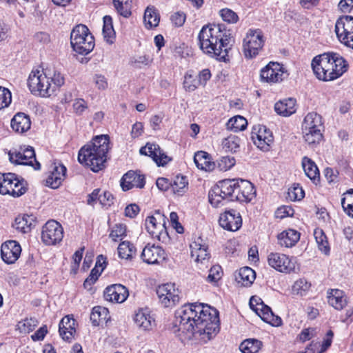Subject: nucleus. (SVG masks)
<instances>
[{
	"label": "nucleus",
	"mask_w": 353,
	"mask_h": 353,
	"mask_svg": "<svg viewBox=\"0 0 353 353\" xmlns=\"http://www.w3.org/2000/svg\"><path fill=\"white\" fill-rule=\"evenodd\" d=\"M174 327L184 340L194 338L207 343L219 331V312L203 303L184 305L175 313Z\"/></svg>",
	"instance_id": "obj_1"
},
{
	"label": "nucleus",
	"mask_w": 353,
	"mask_h": 353,
	"mask_svg": "<svg viewBox=\"0 0 353 353\" xmlns=\"http://www.w3.org/2000/svg\"><path fill=\"white\" fill-rule=\"evenodd\" d=\"M198 39L200 48L205 54L219 61H229L228 53L234 41L230 30L224 25L204 26Z\"/></svg>",
	"instance_id": "obj_2"
},
{
	"label": "nucleus",
	"mask_w": 353,
	"mask_h": 353,
	"mask_svg": "<svg viewBox=\"0 0 353 353\" xmlns=\"http://www.w3.org/2000/svg\"><path fill=\"white\" fill-rule=\"evenodd\" d=\"M109 149L108 136H97L80 149L78 161L94 172H97L105 168Z\"/></svg>",
	"instance_id": "obj_3"
},
{
	"label": "nucleus",
	"mask_w": 353,
	"mask_h": 353,
	"mask_svg": "<svg viewBox=\"0 0 353 353\" xmlns=\"http://www.w3.org/2000/svg\"><path fill=\"white\" fill-rule=\"evenodd\" d=\"M64 83L62 74L53 68L33 70L30 72L28 85L30 92L35 95L48 97Z\"/></svg>",
	"instance_id": "obj_4"
},
{
	"label": "nucleus",
	"mask_w": 353,
	"mask_h": 353,
	"mask_svg": "<svg viewBox=\"0 0 353 353\" xmlns=\"http://www.w3.org/2000/svg\"><path fill=\"white\" fill-rule=\"evenodd\" d=\"M311 65L316 77L324 81L339 78L348 67L346 61L336 53H323L316 56Z\"/></svg>",
	"instance_id": "obj_5"
},
{
	"label": "nucleus",
	"mask_w": 353,
	"mask_h": 353,
	"mask_svg": "<svg viewBox=\"0 0 353 353\" xmlns=\"http://www.w3.org/2000/svg\"><path fill=\"white\" fill-rule=\"evenodd\" d=\"M323 125L321 116L316 112H310L304 118L302 132L305 141L310 145L320 143L323 139Z\"/></svg>",
	"instance_id": "obj_6"
},
{
	"label": "nucleus",
	"mask_w": 353,
	"mask_h": 353,
	"mask_svg": "<svg viewBox=\"0 0 353 353\" xmlns=\"http://www.w3.org/2000/svg\"><path fill=\"white\" fill-rule=\"evenodd\" d=\"M72 49L80 54H89L94 47V39L86 26H76L70 34Z\"/></svg>",
	"instance_id": "obj_7"
},
{
	"label": "nucleus",
	"mask_w": 353,
	"mask_h": 353,
	"mask_svg": "<svg viewBox=\"0 0 353 353\" xmlns=\"http://www.w3.org/2000/svg\"><path fill=\"white\" fill-rule=\"evenodd\" d=\"M265 37L260 29H250L243 41V52L247 59L256 57L263 50Z\"/></svg>",
	"instance_id": "obj_8"
},
{
	"label": "nucleus",
	"mask_w": 353,
	"mask_h": 353,
	"mask_svg": "<svg viewBox=\"0 0 353 353\" xmlns=\"http://www.w3.org/2000/svg\"><path fill=\"white\" fill-rule=\"evenodd\" d=\"M26 192L23 181L14 173H0V194L20 196Z\"/></svg>",
	"instance_id": "obj_9"
},
{
	"label": "nucleus",
	"mask_w": 353,
	"mask_h": 353,
	"mask_svg": "<svg viewBox=\"0 0 353 353\" xmlns=\"http://www.w3.org/2000/svg\"><path fill=\"white\" fill-rule=\"evenodd\" d=\"M334 31L341 43L353 49V17L343 15L338 18Z\"/></svg>",
	"instance_id": "obj_10"
},
{
	"label": "nucleus",
	"mask_w": 353,
	"mask_h": 353,
	"mask_svg": "<svg viewBox=\"0 0 353 353\" xmlns=\"http://www.w3.org/2000/svg\"><path fill=\"white\" fill-rule=\"evenodd\" d=\"M250 306L263 321L274 326H279L281 324V319L275 316L271 308L265 305L261 298L252 296L250 299Z\"/></svg>",
	"instance_id": "obj_11"
},
{
	"label": "nucleus",
	"mask_w": 353,
	"mask_h": 353,
	"mask_svg": "<svg viewBox=\"0 0 353 353\" xmlns=\"http://www.w3.org/2000/svg\"><path fill=\"white\" fill-rule=\"evenodd\" d=\"M63 237L62 225L55 220L47 221L42 227L41 240L47 245L59 243Z\"/></svg>",
	"instance_id": "obj_12"
},
{
	"label": "nucleus",
	"mask_w": 353,
	"mask_h": 353,
	"mask_svg": "<svg viewBox=\"0 0 353 353\" xmlns=\"http://www.w3.org/2000/svg\"><path fill=\"white\" fill-rule=\"evenodd\" d=\"M287 76L285 68L277 62H270L260 72L261 81L269 83L281 82Z\"/></svg>",
	"instance_id": "obj_13"
},
{
	"label": "nucleus",
	"mask_w": 353,
	"mask_h": 353,
	"mask_svg": "<svg viewBox=\"0 0 353 353\" xmlns=\"http://www.w3.org/2000/svg\"><path fill=\"white\" fill-rule=\"evenodd\" d=\"M191 257L194 259L199 269L207 268L210 265V254L208 250V245L203 240L199 237L190 245Z\"/></svg>",
	"instance_id": "obj_14"
},
{
	"label": "nucleus",
	"mask_w": 353,
	"mask_h": 353,
	"mask_svg": "<svg viewBox=\"0 0 353 353\" xmlns=\"http://www.w3.org/2000/svg\"><path fill=\"white\" fill-rule=\"evenodd\" d=\"M10 162L15 164L32 165L34 170L40 169V163L37 161L35 152L32 147H28L24 150H13L8 152Z\"/></svg>",
	"instance_id": "obj_15"
},
{
	"label": "nucleus",
	"mask_w": 353,
	"mask_h": 353,
	"mask_svg": "<svg viewBox=\"0 0 353 353\" xmlns=\"http://www.w3.org/2000/svg\"><path fill=\"white\" fill-rule=\"evenodd\" d=\"M159 301L164 307H172L179 303V291L174 283H168L159 285L157 289Z\"/></svg>",
	"instance_id": "obj_16"
},
{
	"label": "nucleus",
	"mask_w": 353,
	"mask_h": 353,
	"mask_svg": "<svg viewBox=\"0 0 353 353\" xmlns=\"http://www.w3.org/2000/svg\"><path fill=\"white\" fill-rule=\"evenodd\" d=\"M157 215L158 217L150 216L146 218L145 228L152 237L157 238L159 241L162 238L163 241L168 237L164 218L159 212Z\"/></svg>",
	"instance_id": "obj_17"
},
{
	"label": "nucleus",
	"mask_w": 353,
	"mask_h": 353,
	"mask_svg": "<svg viewBox=\"0 0 353 353\" xmlns=\"http://www.w3.org/2000/svg\"><path fill=\"white\" fill-rule=\"evenodd\" d=\"M219 222L223 229L235 232L241 227L242 218L237 210L230 209L220 214Z\"/></svg>",
	"instance_id": "obj_18"
},
{
	"label": "nucleus",
	"mask_w": 353,
	"mask_h": 353,
	"mask_svg": "<svg viewBox=\"0 0 353 353\" xmlns=\"http://www.w3.org/2000/svg\"><path fill=\"white\" fill-rule=\"evenodd\" d=\"M251 139L254 145L263 150H268L273 141L272 132L265 125H257L253 128Z\"/></svg>",
	"instance_id": "obj_19"
},
{
	"label": "nucleus",
	"mask_w": 353,
	"mask_h": 353,
	"mask_svg": "<svg viewBox=\"0 0 353 353\" xmlns=\"http://www.w3.org/2000/svg\"><path fill=\"white\" fill-rule=\"evenodd\" d=\"M268 264L281 272H290L294 269V264L288 256L281 253H270L268 256Z\"/></svg>",
	"instance_id": "obj_20"
},
{
	"label": "nucleus",
	"mask_w": 353,
	"mask_h": 353,
	"mask_svg": "<svg viewBox=\"0 0 353 353\" xmlns=\"http://www.w3.org/2000/svg\"><path fill=\"white\" fill-rule=\"evenodd\" d=\"M21 252V246L16 241H8L1 245V259L7 264L15 263L20 256Z\"/></svg>",
	"instance_id": "obj_21"
},
{
	"label": "nucleus",
	"mask_w": 353,
	"mask_h": 353,
	"mask_svg": "<svg viewBox=\"0 0 353 353\" xmlns=\"http://www.w3.org/2000/svg\"><path fill=\"white\" fill-rule=\"evenodd\" d=\"M140 153L151 157L158 166H163L171 160V159L161 150L159 145L155 143H148L144 147L140 149Z\"/></svg>",
	"instance_id": "obj_22"
},
{
	"label": "nucleus",
	"mask_w": 353,
	"mask_h": 353,
	"mask_svg": "<svg viewBox=\"0 0 353 353\" xmlns=\"http://www.w3.org/2000/svg\"><path fill=\"white\" fill-rule=\"evenodd\" d=\"M165 252L162 248L154 245H147L143 250L141 257L148 264H158L165 259Z\"/></svg>",
	"instance_id": "obj_23"
},
{
	"label": "nucleus",
	"mask_w": 353,
	"mask_h": 353,
	"mask_svg": "<svg viewBox=\"0 0 353 353\" xmlns=\"http://www.w3.org/2000/svg\"><path fill=\"white\" fill-rule=\"evenodd\" d=\"M128 296V290L121 284H112L104 290V298L110 302L123 303Z\"/></svg>",
	"instance_id": "obj_24"
},
{
	"label": "nucleus",
	"mask_w": 353,
	"mask_h": 353,
	"mask_svg": "<svg viewBox=\"0 0 353 353\" xmlns=\"http://www.w3.org/2000/svg\"><path fill=\"white\" fill-rule=\"evenodd\" d=\"M256 196V190L252 183L247 180L238 179L235 200L248 203Z\"/></svg>",
	"instance_id": "obj_25"
},
{
	"label": "nucleus",
	"mask_w": 353,
	"mask_h": 353,
	"mask_svg": "<svg viewBox=\"0 0 353 353\" xmlns=\"http://www.w3.org/2000/svg\"><path fill=\"white\" fill-rule=\"evenodd\" d=\"M145 184L144 175L132 170L125 174L121 180V186L123 191H128L133 188H143Z\"/></svg>",
	"instance_id": "obj_26"
},
{
	"label": "nucleus",
	"mask_w": 353,
	"mask_h": 353,
	"mask_svg": "<svg viewBox=\"0 0 353 353\" xmlns=\"http://www.w3.org/2000/svg\"><path fill=\"white\" fill-rule=\"evenodd\" d=\"M134 321L136 326L143 331L150 330L154 325V319L148 308L139 309L134 314Z\"/></svg>",
	"instance_id": "obj_27"
},
{
	"label": "nucleus",
	"mask_w": 353,
	"mask_h": 353,
	"mask_svg": "<svg viewBox=\"0 0 353 353\" xmlns=\"http://www.w3.org/2000/svg\"><path fill=\"white\" fill-rule=\"evenodd\" d=\"M66 168L62 165L54 164L46 178V185L53 189L57 188L65 179Z\"/></svg>",
	"instance_id": "obj_28"
},
{
	"label": "nucleus",
	"mask_w": 353,
	"mask_h": 353,
	"mask_svg": "<svg viewBox=\"0 0 353 353\" xmlns=\"http://www.w3.org/2000/svg\"><path fill=\"white\" fill-rule=\"evenodd\" d=\"M74 325L75 320L69 316L61 319L59 325V332L63 340L69 343L72 341L76 332Z\"/></svg>",
	"instance_id": "obj_29"
},
{
	"label": "nucleus",
	"mask_w": 353,
	"mask_h": 353,
	"mask_svg": "<svg viewBox=\"0 0 353 353\" xmlns=\"http://www.w3.org/2000/svg\"><path fill=\"white\" fill-rule=\"evenodd\" d=\"M30 126L29 116L23 112L16 114L11 120V127L17 133L23 134L27 132Z\"/></svg>",
	"instance_id": "obj_30"
},
{
	"label": "nucleus",
	"mask_w": 353,
	"mask_h": 353,
	"mask_svg": "<svg viewBox=\"0 0 353 353\" xmlns=\"http://www.w3.org/2000/svg\"><path fill=\"white\" fill-rule=\"evenodd\" d=\"M237 184L238 179H225L219 181L216 186L219 188L221 194H223V196H225L228 201H234L235 200Z\"/></svg>",
	"instance_id": "obj_31"
},
{
	"label": "nucleus",
	"mask_w": 353,
	"mask_h": 353,
	"mask_svg": "<svg viewBox=\"0 0 353 353\" xmlns=\"http://www.w3.org/2000/svg\"><path fill=\"white\" fill-rule=\"evenodd\" d=\"M328 303L336 310H341L347 305V297L343 291L331 289L327 291Z\"/></svg>",
	"instance_id": "obj_32"
},
{
	"label": "nucleus",
	"mask_w": 353,
	"mask_h": 353,
	"mask_svg": "<svg viewBox=\"0 0 353 353\" xmlns=\"http://www.w3.org/2000/svg\"><path fill=\"white\" fill-rule=\"evenodd\" d=\"M299 239L300 233L292 229L285 230L277 236L279 245L285 248L294 246L299 241Z\"/></svg>",
	"instance_id": "obj_33"
},
{
	"label": "nucleus",
	"mask_w": 353,
	"mask_h": 353,
	"mask_svg": "<svg viewBox=\"0 0 353 353\" xmlns=\"http://www.w3.org/2000/svg\"><path fill=\"white\" fill-rule=\"evenodd\" d=\"M295 105L296 100L293 98H288L276 103L274 110L278 114L288 117L296 112Z\"/></svg>",
	"instance_id": "obj_34"
},
{
	"label": "nucleus",
	"mask_w": 353,
	"mask_h": 353,
	"mask_svg": "<svg viewBox=\"0 0 353 353\" xmlns=\"http://www.w3.org/2000/svg\"><path fill=\"white\" fill-rule=\"evenodd\" d=\"M110 319L109 311L101 306L94 307L90 314V320L94 326L106 323Z\"/></svg>",
	"instance_id": "obj_35"
},
{
	"label": "nucleus",
	"mask_w": 353,
	"mask_h": 353,
	"mask_svg": "<svg viewBox=\"0 0 353 353\" xmlns=\"http://www.w3.org/2000/svg\"><path fill=\"white\" fill-rule=\"evenodd\" d=\"M302 167L305 175L314 183L319 181L320 173L317 165L311 159L304 157L302 159Z\"/></svg>",
	"instance_id": "obj_36"
},
{
	"label": "nucleus",
	"mask_w": 353,
	"mask_h": 353,
	"mask_svg": "<svg viewBox=\"0 0 353 353\" xmlns=\"http://www.w3.org/2000/svg\"><path fill=\"white\" fill-rule=\"evenodd\" d=\"M194 162L199 169L205 171L212 170L214 167V163L211 161L209 154L204 151H198L195 153Z\"/></svg>",
	"instance_id": "obj_37"
},
{
	"label": "nucleus",
	"mask_w": 353,
	"mask_h": 353,
	"mask_svg": "<svg viewBox=\"0 0 353 353\" xmlns=\"http://www.w3.org/2000/svg\"><path fill=\"white\" fill-rule=\"evenodd\" d=\"M119 256L121 259L131 261L136 255V248L134 245L128 241L121 242L117 248Z\"/></svg>",
	"instance_id": "obj_38"
},
{
	"label": "nucleus",
	"mask_w": 353,
	"mask_h": 353,
	"mask_svg": "<svg viewBox=\"0 0 353 353\" xmlns=\"http://www.w3.org/2000/svg\"><path fill=\"white\" fill-rule=\"evenodd\" d=\"M143 20L146 28L157 27L159 23V15L154 7H148L145 10Z\"/></svg>",
	"instance_id": "obj_39"
},
{
	"label": "nucleus",
	"mask_w": 353,
	"mask_h": 353,
	"mask_svg": "<svg viewBox=\"0 0 353 353\" xmlns=\"http://www.w3.org/2000/svg\"><path fill=\"white\" fill-rule=\"evenodd\" d=\"M256 277L255 272L249 267H243L239 270L238 282L244 286H250Z\"/></svg>",
	"instance_id": "obj_40"
},
{
	"label": "nucleus",
	"mask_w": 353,
	"mask_h": 353,
	"mask_svg": "<svg viewBox=\"0 0 353 353\" xmlns=\"http://www.w3.org/2000/svg\"><path fill=\"white\" fill-rule=\"evenodd\" d=\"M32 221L33 219L30 216H19L15 219L13 227L22 233H26L30 230Z\"/></svg>",
	"instance_id": "obj_41"
},
{
	"label": "nucleus",
	"mask_w": 353,
	"mask_h": 353,
	"mask_svg": "<svg viewBox=\"0 0 353 353\" xmlns=\"http://www.w3.org/2000/svg\"><path fill=\"white\" fill-rule=\"evenodd\" d=\"M262 342L255 339H248L240 345V350L243 353H257L261 348Z\"/></svg>",
	"instance_id": "obj_42"
},
{
	"label": "nucleus",
	"mask_w": 353,
	"mask_h": 353,
	"mask_svg": "<svg viewBox=\"0 0 353 353\" xmlns=\"http://www.w3.org/2000/svg\"><path fill=\"white\" fill-rule=\"evenodd\" d=\"M209 201L214 208H219L224 205L225 201H228L223 194L219 190V188L214 186L208 194Z\"/></svg>",
	"instance_id": "obj_43"
},
{
	"label": "nucleus",
	"mask_w": 353,
	"mask_h": 353,
	"mask_svg": "<svg viewBox=\"0 0 353 353\" xmlns=\"http://www.w3.org/2000/svg\"><path fill=\"white\" fill-rule=\"evenodd\" d=\"M103 34L108 43H113L115 32L112 26V19L110 16H105L103 17Z\"/></svg>",
	"instance_id": "obj_44"
},
{
	"label": "nucleus",
	"mask_w": 353,
	"mask_h": 353,
	"mask_svg": "<svg viewBox=\"0 0 353 353\" xmlns=\"http://www.w3.org/2000/svg\"><path fill=\"white\" fill-rule=\"evenodd\" d=\"M113 4L120 15L125 18L131 15L132 0H113Z\"/></svg>",
	"instance_id": "obj_45"
},
{
	"label": "nucleus",
	"mask_w": 353,
	"mask_h": 353,
	"mask_svg": "<svg viewBox=\"0 0 353 353\" xmlns=\"http://www.w3.org/2000/svg\"><path fill=\"white\" fill-rule=\"evenodd\" d=\"M247 125V120L243 117L239 115L233 117L227 123L228 129L235 132L245 130Z\"/></svg>",
	"instance_id": "obj_46"
},
{
	"label": "nucleus",
	"mask_w": 353,
	"mask_h": 353,
	"mask_svg": "<svg viewBox=\"0 0 353 353\" xmlns=\"http://www.w3.org/2000/svg\"><path fill=\"white\" fill-rule=\"evenodd\" d=\"M314 236L319 250L325 254H328L330 247L328 245L327 236L323 231L321 229L317 228L314 232Z\"/></svg>",
	"instance_id": "obj_47"
},
{
	"label": "nucleus",
	"mask_w": 353,
	"mask_h": 353,
	"mask_svg": "<svg viewBox=\"0 0 353 353\" xmlns=\"http://www.w3.org/2000/svg\"><path fill=\"white\" fill-rule=\"evenodd\" d=\"M341 205L345 213L353 217V189L348 190L341 199Z\"/></svg>",
	"instance_id": "obj_48"
},
{
	"label": "nucleus",
	"mask_w": 353,
	"mask_h": 353,
	"mask_svg": "<svg viewBox=\"0 0 353 353\" xmlns=\"http://www.w3.org/2000/svg\"><path fill=\"white\" fill-rule=\"evenodd\" d=\"M188 184L186 177L177 176L173 183H171V188L174 194L181 195L188 189Z\"/></svg>",
	"instance_id": "obj_49"
},
{
	"label": "nucleus",
	"mask_w": 353,
	"mask_h": 353,
	"mask_svg": "<svg viewBox=\"0 0 353 353\" xmlns=\"http://www.w3.org/2000/svg\"><path fill=\"white\" fill-rule=\"evenodd\" d=\"M225 152H236L239 148V139L236 136H229L222 141Z\"/></svg>",
	"instance_id": "obj_50"
},
{
	"label": "nucleus",
	"mask_w": 353,
	"mask_h": 353,
	"mask_svg": "<svg viewBox=\"0 0 353 353\" xmlns=\"http://www.w3.org/2000/svg\"><path fill=\"white\" fill-rule=\"evenodd\" d=\"M305 196V192L299 184H294L288 189V199L292 201H301Z\"/></svg>",
	"instance_id": "obj_51"
},
{
	"label": "nucleus",
	"mask_w": 353,
	"mask_h": 353,
	"mask_svg": "<svg viewBox=\"0 0 353 353\" xmlns=\"http://www.w3.org/2000/svg\"><path fill=\"white\" fill-rule=\"evenodd\" d=\"M311 284L304 279L297 280L292 286V291L294 294L304 296L306 292L310 290Z\"/></svg>",
	"instance_id": "obj_52"
},
{
	"label": "nucleus",
	"mask_w": 353,
	"mask_h": 353,
	"mask_svg": "<svg viewBox=\"0 0 353 353\" xmlns=\"http://www.w3.org/2000/svg\"><path fill=\"white\" fill-rule=\"evenodd\" d=\"M38 325V321L34 318L26 319L18 323V328L22 333H30Z\"/></svg>",
	"instance_id": "obj_53"
},
{
	"label": "nucleus",
	"mask_w": 353,
	"mask_h": 353,
	"mask_svg": "<svg viewBox=\"0 0 353 353\" xmlns=\"http://www.w3.org/2000/svg\"><path fill=\"white\" fill-rule=\"evenodd\" d=\"M126 236V226L124 224H116L111 230L110 237L114 241L121 240Z\"/></svg>",
	"instance_id": "obj_54"
},
{
	"label": "nucleus",
	"mask_w": 353,
	"mask_h": 353,
	"mask_svg": "<svg viewBox=\"0 0 353 353\" xmlns=\"http://www.w3.org/2000/svg\"><path fill=\"white\" fill-rule=\"evenodd\" d=\"M235 163V159L230 156L222 157L217 160V167L221 171H227L231 169Z\"/></svg>",
	"instance_id": "obj_55"
},
{
	"label": "nucleus",
	"mask_w": 353,
	"mask_h": 353,
	"mask_svg": "<svg viewBox=\"0 0 353 353\" xmlns=\"http://www.w3.org/2000/svg\"><path fill=\"white\" fill-rule=\"evenodd\" d=\"M12 101V95L10 91L3 87L0 86V110L8 107Z\"/></svg>",
	"instance_id": "obj_56"
},
{
	"label": "nucleus",
	"mask_w": 353,
	"mask_h": 353,
	"mask_svg": "<svg viewBox=\"0 0 353 353\" xmlns=\"http://www.w3.org/2000/svg\"><path fill=\"white\" fill-rule=\"evenodd\" d=\"M199 85H201L198 80L194 79L192 74H186L184 77L183 88L188 92L195 90Z\"/></svg>",
	"instance_id": "obj_57"
},
{
	"label": "nucleus",
	"mask_w": 353,
	"mask_h": 353,
	"mask_svg": "<svg viewBox=\"0 0 353 353\" xmlns=\"http://www.w3.org/2000/svg\"><path fill=\"white\" fill-rule=\"evenodd\" d=\"M220 15L223 21L229 23H236L239 20L237 14L229 8L221 10Z\"/></svg>",
	"instance_id": "obj_58"
},
{
	"label": "nucleus",
	"mask_w": 353,
	"mask_h": 353,
	"mask_svg": "<svg viewBox=\"0 0 353 353\" xmlns=\"http://www.w3.org/2000/svg\"><path fill=\"white\" fill-rule=\"evenodd\" d=\"M222 276V268L220 265H214L212 266L210 271L209 274L208 276L207 280L209 282H216L218 281Z\"/></svg>",
	"instance_id": "obj_59"
},
{
	"label": "nucleus",
	"mask_w": 353,
	"mask_h": 353,
	"mask_svg": "<svg viewBox=\"0 0 353 353\" xmlns=\"http://www.w3.org/2000/svg\"><path fill=\"white\" fill-rule=\"evenodd\" d=\"M99 202L103 207H110L114 202V196L111 192L104 191L99 197Z\"/></svg>",
	"instance_id": "obj_60"
},
{
	"label": "nucleus",
	"mask_w": 353,
	"mask_h": 353,
	"mask_svg": "<svg viewBox=\"0 0 353 353\" xmlns=\"http://www.w3.org/2000/svg\"><path fill=\"white\" fill-rule=\"evenodd\" d=\"M294 210L288 205H283L279 208L276 211V216L279 219H283L286 216H292Z\"/></svg>",
	"instance_id": "obj_61"
},
{
	"label": "nucleus",
	"mask_w": 353,
	"mask_h": 353,
	"mask_svg": "<svg viewBox=\"0 0 353 353\" xmlns=\"http://www.w3.org/2000/svg\"><path fill=\"white\" fill-rule=\"evenodd\" d=\"M152 59L149 55H141L134 59L133 63L136 66L141 68L151 64Z\"/></svg>",
	"instance_id": "obj_62"
},
{
	"label": "nucleus",
	"mask_w": 353,
	"mask_h": 353,
	"mask_svg": "<svg viewBox=\"0 0 353 353\" xmlns=\"http://www.w3.org/2000/svg\"><path fill=\"white\" fill-rule=\"evenodd\" d=\"M87 108L86 102L82 99H76L73 103L74 111L77 114H81Z\"/></svg>",
	"instance_id": "obj_63"
},
{
	"label": "nucleus",
	"mask_w": 353,
	"mask_h": 353,
	"mask_svg": "<svg viewBox=\"0 0 353 353\" xmlns=\"http://www.w3.org/2000/svg\"><path fill=\"white\" fill-rule=\"evenodd\" d=\"M316 334L314 328L303 329L299 334V337L301 341L305 342L312 339Z\"/></svg>",
	"instance_id": "obj_64"
}]
</instances>
